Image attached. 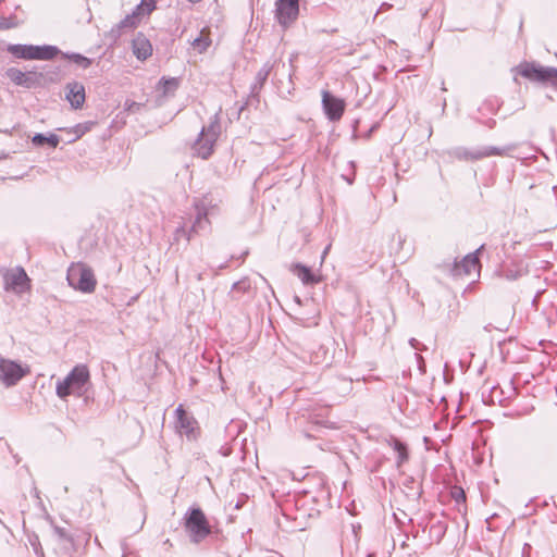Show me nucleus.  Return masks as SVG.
I'll return each mask as SVG.
<instances>
[{
	"mask_svg": "<svg viewBox=\"0 0 557 557\" xmlns=\"http://www.w3.org/2000/svg\"><path fill=\"white\" fill-rule=\"evenodd\" d=\"M89 379L90 374L87 366L77 364L64 380L57 383L55 393L62 399L72 394L81 397L85 393V386Z\"/></svg>",
	"mask_w": 557,
	"mask_h": 557,
	"instance_id": "nucleus-1",
	"label": "nucleus"
},
{
	"mask_svg": "<svg viewBox=\"0 0 557 557\" xmlns=\"http://www.w3.org/2000/svg\"><path fill=\"white\" fill-rule=\"evenodd\" d=\"M66 280L71 287L85 294L92 293L97 285L92 269L83 262L70 265Z\"/></svg>",
	"mask_w": 557,
	"mask_h": 557,
	"instance_id": "nucleus-2",
	"label": "nucleus"
},
{
	"mask_svg": "<svg viewBox=\"0 0 557 557\" xmlns=\"http://www.w3.org/2000/svg\"><path fill=\"white\" fill-rule=\"evenodd\" d=\"M8 52L24 60H51L60 51L55 46L9 45Z\"/></svg>",
	"mask_w": 557,
	"mask_h": 557,
	"instance_id": "nucleus-3",
	"label": "nucleus"
},
{
	"mask_svg": "<svg viewBox=\"0 0 557 557\" xmlns=\"http://www.w3.org/2000/svg\"><path fill=\"white\" fill-rule=\"evenodd\" d=\"M515 71L532 82L550 83L553 86H557V69L555 67L542 66L534 62H523Z\"/></svg>",
	"mask_w": 557,
	"mask_h": 557,
	"instance_id": "nucleus-4",
	"label": "nucleus"
},
{
	"mask_svg": "<svg viewBox=\"0 0 557 557\" xmlns=\"http://www.w3.org/2000/svg\"><path fill=\"white\" fill-rule=\"evenodd\" d=\"M516 149V145H508L505 147L485 146L476 149H467L458 147L453 149L449 153L458 160L475 161L492 156H507Z\"/></svg>",
	"mask_w": 557,
	"mask_h": 557,
	"instance_id": "nucleus-5",
	"label": "nucleus"
},
{
	"mask_svg": "<svg viewBox=\"0 0 557 557\" xmlns=\"http://www.w3.org/2000/svg\"><path fill=\"white\" fill-rule=\"evenodd\" d=\"M185 528L194 543H199L210 534V525L200 508H193L185 518Z\"/></svg>",
	"mask_w": 557,
	"mask_h": 557,
	"instance_id": "nucleus-6",
	"label": "nucleus"
},
{
	"mask_svg": "<svg viewBox=\"0 0 557 557\" xmlns=\"http://www.w3.org/2000/svg\"><path fill=\"white\" fill-rule=\"evenodd\" d=\"M219 134L220 125L216 122L211 123L207 127H202L199 137L193 146L195 153L202 159H208L213 152V147Z\"/></svg>",
	"mask_w": 557,
	"mask_h": 557,
	"instance_id": "nucleus-7",
	"label": "nucleus"
},
{
	"mask_svg": "<svg viewBox=\"0 0 557 557\" xmlns=\"http://www.w3.org/2000/svg\"><path fill=\"white\" fill-rule=\"evenodd\" d=\"M0 271L7 290L22 294L29 288V278L23 268L15 267L10 269H1Z\"/></svg>",
	"mask_w": 557,
	"mask_h": 557,
	"instance_id": "nucleus-8",
	"label": "nucleus"
},
{
	"mask_svg": "<svg viewBox=\"0 0 557 557\" xmlns=\"http://www.w3.org/2000/svg\"><path fill=\"white\" fill-rule=\"evenodd\" d=\"M175 430L181 436H186L188 440H195L198 434L196 419L188 414L182 405L175 410Z\"/></svg>",
	"mask_w": 557,
	"mask_h": 557,
	"instance_id": "nucleus-9",
	"label": "nucleus"
},
{
	"mask_svg": "<svg viewBox=\"0 0 557 557\" xmlns=\"http://www.w3.org/2000/svg\"><path fill=\"white\" fill-rule=\"evenodd\" d=\"M275 16L283 27L294 23L299 14V0H277Z\"/></svg>",
	"mask_w": 557,
	"mask_h": 557,
	"instance_id": "nucleus-10",
	"label": "nucleus"
},
{
	"mask_svg": "<svg viewBox=\"0 0 557 557\" xmlns=\"http://www.w3.org/2000/svg\"><path fill=\"white\" fill-rule=\"evenodd\" d=\"M25 374L26 370L17 362L0 358V381L7 386L16 384Z\"/></svg>",
	"mask_w": 557,
	"mask_h": 557,
	"instance_id": "nucleus-11",
	"label": "nucleus"
},
{
	"mask_svg": "<svg viewBox=\"0 0 557 557\" xmlns=\"http://www.w3.org/2000/svg\"><path fill=\"white\" fill-rule=\"evenodd\" d=\"M5 76L10 78L16 86H22L25 88H33L40 83L42 78V74L29 71L22 72L18 69L10 67L5 71Z\"/></svg>",
	"mask_w": 557,
	"mask_h": 557,
	"instance_id": "nucleus-12",
	"label": "nucleus"
},
{
	"mask_svg": "<svg viewBox=\"0 0 557 557\" xmlns=\"http://www.w3.org/2000/svg\"><path fill=\"white\" fill-rule=\"evenodd\" d=\"M209 205L207 198L195 202L196 218L190 228L191 233H199L209 226L208 215L215 210V206L209 208Z\"/></svg>",
	"mask_w": 557,
	"mask_h": 557,
	"instance_id": "nucleus-13",
	"label": "nucleus"
},
{
	"mask_svg": "<svg viewBox=\"0 0 557 557\" xmlns=\"http://www.w3.org/2000/svg\"><path fill=\"white\" fill-rule=\"evenodd\" d=\"M322 103L331 121H337L342 117L345 110V103L342 99L333 97L329 91H323Z\"/></svg>",
	"mask_w": 557,
	"mask_h": 557,
	"instance_id": "nucleus-14",
	"label": "nucleus"
},
{
	"mask_svg": "<svg viewBox=\"0 0 557 557\" xmlns=\"http://www.w3.org/2000/svg\"><path fill=\"white\" fill-rule=\"evenodd\" d=\"M133 53L138 60H146L152 54V46L149 39L141 33L137 34L132 42Z\"/></svg>",
	"mask_w": 557,
	"mask_h": 557,
	"instance_id": "nucleus-15",
	"label": "nucleus"
},
{
	"mask_svg": "<svg viewBox=\"0 0 557 557\" xmlns=\"http://www.w3.org/2000/svg\"><path fill=\"white\" fill-rule=\"evenodd\" d=\"M66 99L74 109H79L85 102V88L81 83L74 82L66 85Z\"/></svg>",
	"mask_w": 557,
	"mask_h": 557,
	"instance_id": "nucleus-16",
	"label": "nucleus"
},
{
	"mask_svg": "<svg viewBox=\"0 0 557 557\" xmlns=\"http://www.w3.org/2000/svg\"><path fill=\"white\" fill-rule=\"evenodd\" d=\"M480 267L479 258L475 253L467 255L459 263L455 264V275H471Z\"/></svg>",
	"mask_w": 557,
	"mask_h": 557,
	"instance_id": "nucleus-17",
	"label": "nucleus"
},
{
	"mask_svg": "<svg viewBox=\"0 0 557 557\" xmlns=\"http://www.w3.org/2000/svg\"><path fill=\"white\" fill-rule=\"evenodd\" d=\"M139 21L140 14L135 9L132 14L126 15L119 24H116L111 29V34L114 37H120L125 30L135 28Z\"/></svg>",
	"mask_w": 557,
	"mask_h": 557,
	"instance_id": "nucleus-18",
	"label": "nucleus"
},
{
	"mask_svg": "<svg viewBox=\"0 0 557 557\" xmlns=\"http://www.w3.org/2000/svg\"><path fill=\"white\" fill-rule=\"evenodd\" d=\"M292 272L305 284V285H314L318 284L321 278L320 276L313 274L311 270L301 264L296 263L292 268Z\"/></svg>",
	"mask_w": 557,
	"mask_h": 557,
	"instance_id": "nucleus-19",
	"label": "nucleus"
},
{
	"mask_svg": "<svg viewBox=\"0 0 557 557\" xmlns=\"http://www.w3.org/2000/svg\"><path fill=\"white\" fill-rule=\"evenodd\" d=\"M178 87V81L176 78H162L157 87L158 91H161L163 96H170L175 92Z\"/></svg>",
	"mask_w": 557,
	"mask_h": 557,
	"instance_id": "nucleus-20",
	"label": "nucleus"
},
{
	"mask_svg": "<svg viewBox=\"0 0 557 557\" xmlns=\"http://www.w3.org/2000/svg\"><path fill=\"white\" fill-rule=\"evenodd\" d=\"M59 137L54 134H51L49 136H46L44 134H36L33 138H32V143L35 145V146H42L45 144H48L49 146H51L52 148H55L58 145H59Z\"/></svg>",
	"mask_w": 557,
	"mask_h": 557,
	"instance_id": "nucleus-21",
	"label": "nucleus"
},
{
	"mask_svg": "<svg viewBox=\"0 0 557 557\" xmlns=\"http://www.w3.org/2000/svg\"><path fill=\"white\" fill-rule=\"evenodd\" d=\"M191 45L199 53H202L211 45V39L208 34H205V30H201L199 37L195 38Z\"/></svg>",
	"mask_w": 557,
	"mask_h": 557,
	"instance_id": "nucleus-22",
	"label": "nucleus"
},
{
	"mask_svg": "<svg viewBox=\"0 0 557 557\" xmlns=\"http://www.w3.org/2000/svg\"><path fill=\"white\" fill-rule=\"evenodd\" d=\"M394 450L397 453V467H400L404 462L408 460V451L407 447L399 440H393Z\"/></svg>",
	"mask_w": 557,
	"mask_h": 557,
	"instance_id": "nucleus-23",
	"label": "nucleus"
},
{
	"mask_svg": "<svg viewBox=\"0 0 557 557\" xmlns=\"http://www.w3.org/2000/svg\"><path fill=\"white\" fill-rule=\"evenodd\" d=\"M63 57L71 60L72 62H74L75 64H77L78 66H81L83 69H87L91 65V60L79 54V53H71V54L64 53Z\"/></svg>",
	"mask_w": 557,
	"mask_h": 557,
	"instance_id": "nucleus-24",
	"label": "nucleus"
},
{
	"mask_svg": "<svg viewBox=\"0 0 557 557\" xmlns=\"http://www.w3.org/2000/svg\"><path fill=\"white\" fill-rule=\"evenodd\" d=\"M156 9L154 0H143L140 4L136 7V11L141 15L150 14Z\"/></svg>",
	"mask_w": 557,
	"mask_h": 557,
	"instance_id": "nucleus-25",
	"label": "nucleus"
},
{
	"mask_svg": "<svg viewBox=\"0 0 557 557\" xmlns=\"http://www.w3.org/2000/svg\"><path fill=\"white\" fill-rule=\"evenodd\" d=\"M271 72V66L269 63H265L257 73L256 75V82L260 86L264 84V82L268 79V76Z\"/></svg>",
	"mask_w": 557,
	"mask_h": 557,
	"instance_id": "nucleus-26",
	"label": "nucleus"
},
{
	"mask_svg": "<svg viewBox=\"0 0 557 557\" xmlns=\"http://www.w3.org/2000/svg\"><path fill=\"white\" fill-rule=\"evenodd\" d=\"M250 288L248 280L244 278L233 284L232 290L238 293H246Z\"/></svg>",
	"mask_w": 557,
	"mask_h": 557,
	"instance_id": "nucleus-27",
	"label": "nucleus"
},
{
	"mask_svg": "<svg viewBox=\"0 0 557 557\" xmlns=\"http://www.w3.org/2000/svg\"><path fill=\"white\" fill-rule=\"evenodd\" d=\"M16 24L8 18H0V29H9L15 27Z\"/></svg>",
	"mask_w": 557,
	"mask_h": 557,
	"instance_id": "nucleus-28",
	"label": "nucleus"
},
{
	"mask_svg": "<svg viewBox=\"0 0 557 557\" xmlns=\"http://www.w3.org/2000/svg\"><path fill=\"white\" fill-rule=\"evenodd\" d=\"M409 344H410V346H411L413 349H416V350H425V349H426V347H425L423 344H421V343H420L418 339H416V338H410Z\"/></svg>",
	"mask_w": 557,
	"mask_h": 557,
	"instance_id": "nucleus-29",
	"label": "nucleus"
},
{
	"mask_svg": "<svg viewBox=\"0 0 557 557\" xmlns=\"http://www.w3.org/2000/svg\"><path fill=\"white\" fill-rule=\"evenodd\" d=\"M88 129L89 128L87 125H84V124L76 125V127H75L76 138H79L81 136H83Z\"/></svg>",
	"mask_w": 557,
	"mask_h": 557,
	"instance_id": "nucleus-30",
	"label": "nucleus"
},
{
	"mask_svg": "<svg viewBox=\"0 0 557 557\" xmlns=\"http://www.w3.org/2000/svg\"><path fill=\"white\" fill-rule=\"evenodd\" d=\"M181 236H186V239L189 240V235H187L184 226H180L175 231V238L178 239Z\"/></svg>",
	"mask_w": 557,
	"mask_h": 557,
	"instance_id": "nucleus-31",
	"label": "nucleus"
},
{
	"mask_svg": "<svg viewBox=\"0 0 557 557\" xmlns=\"http://www.w3.org/2000/svg\"><path fill=\"white\" fill-rule=\"evenodd\" d=\"M54 531H55V533H57L59 536H61V537H64V536H65V531H64V529H62V528H55V529H54Z\"/></svg>",
	"mask_w": 557,
	"mask_h": 557,
	"instance_id": "nucleus-32",
	"label": "nucleus"
},
{
	"mask_svg": "<svg viewBox=\"0 0 557 557\" xmlns=\"http://www.w3.org/2000/svg\"><path fill=\"white\" fill-rule=\"evenodd\" d=\"M416 357H417V359H418V362H419L420 368H422V366L424 364V360H423V358H422L420 355H418V354L416 355Z\"/></svg>",
	"mask_w": 557,
	"mask_h": 557,
	"instance_id": "nucleus-33",
	"label": "nucleus"
},
{
	"mask_svg": "<svg viewBox=\"0 0 557 557\" xmlns=\"http://www.w3.org/2000/svg\"><path fill=\"white\" fill-rule=\"evenodd\" d=\"M190 3H198L200 2L201 0H188Z\"/></svg>",
	"mask_w": 557,
	"mask_h": 557,
	"instance_id": "nucleus-34",
	"label": "nucleus"
}]
</instances>
